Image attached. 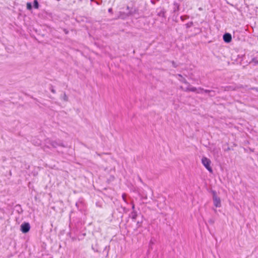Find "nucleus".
<instances>
[{"label":"nucleus","instance_id":"1","mask_svg":"<svg viewBox=\"0 0 258 258\" xmlns=\"http://www.w3.org/2000/svg\"><path fill=\"white\" fill-rule=\"evenodd\" d=\"M178 81H180L184 83V86H180V88L183 90H188L191 92H196L197 93H201L202 92H204L205 93L209 94L210 92V90H205L202 88L197 89L196 87H191L186 82L185 79L183 78L182 76L179 74H178Z\"/></svg>","mask_w":258,"mask_h":258},{"label":"nucleus","instance_id":"2","mask_svg":"<svg viewBox=\"0 0 258 258\" xmlns=\"http://www.w3.org/2000/svg\"><path fill=\"white\" fill-rule=\"evenodd\" d=\"M202 163L204 165V166L206 167V168L210 172H213V169L212 167L210 166L211 164V160L207 158V157H204L202 159Z\"/></svg>","mask_w":258,"mask_h":258},{"label":"nucleus","instance_id":"3","mask_svg":"<svg viewBox=\"0 0 258 258\" xmlns=\"http://www.w3.org/2000/svg\"><path fill=\"white\" fill-rule=\"evenodd\" d=\"M212 194L214 206L216 207H220L221 206L220 198L217 196L215 191H212Z\"/></svg>","mask_w":258,"mask_h":258},{"label":"nucleus","instance_id":"4","mask_svg":"<svg viewBox=\"0 0 258 258\" xmlns=\"http://www.w3.org/2000/svg\"><path fill=\"white\" fill-rule=\"evenodd\" d=\"M30 229V225L29 223L25 222L21 225V231L23 233H26L28 232Z\"/></svg>","mask_w":258,"mask_h":258},{"label":"nucleus","instance_id":"5","mask_svg":"<svg viewBox=\"0 0 258 258\" xmlns=\"http://www.w3.org/2000/svg\"><path fill=\"white\" fill-rule=\"evenodd\" d=\"M223 40L226 43H229L231 41L232 37L230 33H225L223 35Z\"/></svg>","mask_w":258,"mask_h":258},{"label":"nucleus","instance_id":"6","mask_svg":"<svg viewBox=\"0 0 258 258\" xmlns=\"http://www.w3.org/2000/svg\"><path fill=\"white\" fill-rule=\"evenodd\" d=\"M51 146L54 147V148H56L57 146H61L62 147H64V146H63L62 144H58L55 141H52L51 142Z\"/></svg>","mask_w":258,"mask_h":258},{"label":"nucleus","instance_id":"7","mask_svg":"<svg viewBox=\"0 0 258 258\" xmlns=\"http://www.w3.org/2000/svg\"><path fill=\"white\" fill-rule=\"evenodd\" d=\"M33 6L35 9H38L39 8V5L37 0H34L33 3Z\"/></svg>","mask_w":258,"mask_h":258},{"label":"nucleus","instance_id":"8","mask_svg":"<svg viewBox=\"0 0 258 258\" xmlns=\"http://www.w3.org/2000/svg\"><path fill=\"white\" fill-rule=\"evenodd\" d=\"M26 8H27V9L29 10V11H31L32 9V4L30 2H28L26 4Z\"/></svg>","mask_w":258,"mask_h":258},{"label":"nucleus","instance_id":"9","mask_svg":"<svg viewBox=\"0 0 258 258\" xmlns=\"http://www.w3.org/2000/svg\"><path fill=\"white\" fill-rule=\"evenodd\" d=\"M234 90L235 89L233 88L232 86H227L224 88V91H230Z\"/></svg>","mask_w":258,"mask_h":258},{"label":"nucleus","instance_id":"10","mask_svg":"<svg viewBox=\"0 0 258 258\" xmlns=\"http://www.w3.org/2000/svg\"><path fill=\"white\" fill-rule=\"evenodd\" d=\"M209 95L210 97L215 96V92L213 90H210V92L209 93Z\"/></svg>","mask_w":258,"mask_h":258},{"label":"nucleus","instance_id":"11","mask_svg":"<svg viewBox=\"0 0 258 258\" xmlns=\"http://www.w3.org/2000/svg\"><path fill=\"white\" fill-rule=\"evenodd\" d=\"M132 219H136V218H137V214L136 213V212H135V211H134L133 213H132Z\"/></svg>","mask_w":258,"mask_h":258},{"label":"nucleus","instance_id":"12","mask_svg":"<svg viewBox=\"0 0 258 258\" xmlns=\"http://www.w3.org/2000/svg\"><path fill=\"white\" fill-rule=\"evenodd\" d=\"M251 62H253L254 63V64H258V60H257L256 58H253L251 60Z\"/></svg>","mask_w":258,"mask_h":258},{"label":"nucleus","instance_id":"13","mask_svg":"<svg viewBox=\"0 0 258 258\" xmlns=\"http://www.w3.org/2000/svg\"><path fill=\"white\" fill-rule=\"evenodd\" d=\"M209 223H210L211 224H214V220H213V219H210V220H209Z\"/></svg>","mask_w":258,"mask_h":258},{"label":"nucleus","instance_id":"14","mask_svg":"<svg viewBox=\"0 0 258 258\" xmlns=\"http://www.w3.org/2000/svg\"><path fill=\"white\" fill-rule=\"evenodd\" d=\"M192 24V23L191 22L190 24L188 23L186 24V27H189L191 26V25Z\"/></svg>","mask_w":258,"mask_h":258},{"label":"nucleus","instance_id":"15","mask_svg":"<svg viewBox=\"0 0 258 258\" xmlns=\"http://www.w3.org/2000/svg\"><path fill=\"white\" fill-rule=\"evenodd\" d=\"M63 99L65 101H67L68 100V97H67V95L66 94L64 95Z\"/></svg>","mask_w":258,"mask_h":258},{"label":"nucleus","instance_id":"16","mask_svg":"<svg viewBox=\"0 0 258 258\" xmlns=\"http://www.w3.org/2000/svg\"><path fill=\"white\" fill-rule=\"evenodd\" d=\"M125 195L124 194L122 195V197L123 200L124 201H125Z\"/></svg>","mask_w":258,"mask_h":258},{"label":"nucleus","instance_id":"17","mask_svg":"<svg viewBox=\"0 0 258 258\" xmlns=\"http://www.w3.org/2000/svg\"><path fill=\"white\" fill-rule=\"evenodd\" d=\"M108 12H110V13H111V12H112V9H111V8H110V9H109L108 10Z\"/></svg>","mask_w":258,"mask_h":258},{"label":"nucleus","instance_id":"18","mask_svg":"<svg viewBox=\"0 0 258 258\" xmlns=\"http://www.w3.org/2000/svg\"><path fill=\"white\" fill-rule=\"evenodd\" d=\"M134 208H135V205H134V204H133V205H132V209H134Z\"/></svg>","mask_w":258,"mask_h":258},{"label":"nucleus","instance_id":"19","mask_svg":"<svg viewBox=\"0 0 258 258\" xmlns=\"http://www.w3.org/2000/svg\"><path fill=\"white\" fill-rule=\"evenodd\" d=\"M51 91H52L53 93H54V92H55V91H54L53 89H52V90H51Z\"/></svg>","mask_w":258,"mask_h":258}]
</instances>
